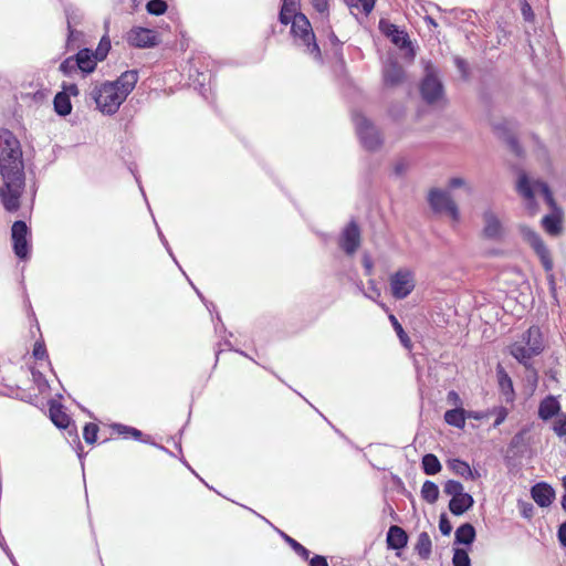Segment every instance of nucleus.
Wrapping results in <instances>:
<instances>
[{
    "mask_svg": "<svg viewBox=\"0 0 566 566\" xmlns=\"http://www.w3.org/2000/svg\"><path fill=\"white\" fill-rule=\"evenodd\" d=\"M32 355L38 360L48 358V352L43 342H35Z\"/></svg>",
    "mask_w": 566,
    "mask_h": 566,
    "instance_id": "obj_54",
    "label": "nucleus"
},
{
    "mask_svg": "<svg viewBox=\"0 0 566 566\" xmlns=\"http://www.w3.org/2000/svg\"><path fill=\"white\" fill-rule=\"evenodd\" d=\"M49 413L52 422L60 429H66L70 436L74 437V440L77 442V455L82 459V443L80 441L77 430L75 424H72V419L70 416L63 410V406L54 400L49 402Z\"/></svg>",
    "mask_w": 566,
    "mask_h": 566,
    "instance_id": "obj_9",
    "label": "nucleus"
},
{
    "mask_svg": "<svg viewBox=\"0 0 566 566\" xmlns=\"http://www.w3.org/2000/svg\"><path fill=\"white\" fill-rule=\"evenodd\" d=\"M382 285L384 284L377 283L376 281L369 279L367 289H364L360 285H357V287L364 293V295L366 297L376 302L385 311V313L388 314L389 307L387 306V304L384 301L379 300V297L381 296Z\"/></svg>",
    "mask_w": 566,
    "mask_h": 566,
    "instance_id": "obj_23",
    "label": "nucleus"
},
{
    "mask_svg": "<svg viewBox=\"0 0 566 566\" xmlns=\"http://www.w3.org/2000/svg\"><path fill=\"white\" fill-rule=\"evenodd\" d=\"M474 505V499L471 494L463 492L461 495H458L454 499H451L449 502L450 512L460 516L469 511Z\"/></svg>",
    "mask_w": 566,
    "mask_h": 566,
    "instance_id": "obj_21",
    "label": "nucleus"
},
{
    "mask_svg": "<svg viewBox=\"0 0 566 566\" xmlns=\"http://www.w3.org/2000/svg\"><path fill=\"white\" fill-rule=\"evenodd\" d=\"M542 193L544 196L545 201L553 208H556V201L554 199L553 192L546 182L541 184Z\"/></svg>",
    "mask_w": 566,
    "mask_h": 566,
    "instance_id": "obj_56",
    "label": "nucleus"
},
{
    "mask_svg": "<svg viewBox=\"0 0 566 566\" xmlns=\"http://www.w3.org/2000/svg\"><path fill=\"white\" fill-rule=\"evenodd\" d=\"M528 431V428L525 427L516 432L511 439L509 449L514 453V455H522L524 453L527 446L525 437Z\"/></svg>",
    "mask_w": 566,
    "mask_h": 566,
    "instance_id": "obj_29",
    "label": "nucleus"
},
{
    "mask_svg": "<svg viewBox=\"0 0 566 566\" xmlns=\"http://www.w3.org/2000/svg\"><path fill=\"white\" fill-rule=\"evenodd\" d=\"M30 230L25 221L17 220L11 227L12 249L15 256L20 260L30 258Z\"/></svg>",
    "mask_w": 566,
    "mask_h": 566,
    "instance_id": "obj_10",
    "label": "nucleus"
},
{
    "mask_svg": "<svg viewBox=\"0 0 566 566\" xmlns=\"http://www.w3.org/2000/svg\"><path fill=\"white\" fill-rule=\"evenodd\" d=\"M307 562L308 566H329L326 556L323 555L308 556Z\"/></svg>",
    "mask_w": 566,
    "mask_h": 566,
    "instance_id": "obj_63",
    "label": "nucleus"
},
{
    "mask_svg": "<svg viewBox=\"0 0 566 566\" xmlns=\"http://www.w3.org/2000/svg\"><path fill=\"white\" fill-rule=\"evenodd\" d=\"M416 286L415 274L409 269H399L391 274V296L397 300L406 298Z\"/></svg>",
    "mask_w": 566,
    "mask_h": 566,
    "instance_id": "obj_12",
    "label": "nucleus"
},
{
    "mask_svg": "<svg viewBox=\"0 0 566 566\" xmlns=\"http://www.w3.org/2000/svg\"><path fill=\"white\" fill-rule=\"evenodd\" d=\"M510 354L525 368L533 365L531 358L537 356L541 353H532V349L526 348L522 343H514L510 346Z\"/></svg>",
    "mask_w": 566,
    "mask_h": 566,
    "instance_id": "obj_24",
    "label": "nucleus"
},
{
    "mask_svg": "<svg viewBox=\"0 0 566 566\" xmlns=\"http://www.w3.org/2000/svg\"><path fill=\"white\" fill-rule=\"evenodd\" d=\"M415 551L422 559H428L432 551V542L427 532H421L415 545Z\"/></svg>",
    "mask_w": 566,
    "mask_h": 566,
    "instance_id": "obj_31",
    "label": "nucleus"
},
{
    "mask_svg": "<svg viewBox=\"0 0 566 566\" xmlns=\"http://www.w3.org/2000/svg\"><path fill=\"white\" fill-rule=\"evenodd\" d=\"M525 369H526V380L535 387L538 381L537 369L534 367V365H530Z\"/></svg>",
    "mask_w": 566,
    "mask_h": 566,
    "instance_id": "obj_58",
    "label": "nucleus"
},
{
    "mask_svg": "<svg viewBox=\"0 0 566 566\" xmlns=\"http://www.w3.org/2000/svg\"><path fill=\"white\" fill-rule=\"evenodd\" d=\"M521 342L526 348L532 349V353H542L545 348L544 339L541 328L537 325H532L522 334Z\"/></svg>",
    "mask_w": 566,
    "mask_h": 566,
    "instance_id": "obj_17",
    "label": "nucleus"
},
{
    "mask_svg": "<svg viewBox=\"0 0 566 566\" xmlns=\"http://www.w3.org/2000/svg\"><path fill=\"white\" fill-rule=\"evenodd\" d=\"M443 492L447 495H451L452 499H454L464 492V488H463V484L457 480H448L443 484Z\"/></svg>",
    "mask_w": 566,
    "mask_h": 566,
    "instance_id": "obj_42",
    "label": "nucleus"
},
{
    "mask_svg": "<svg viewBox=\"0 0 566 566\" xmlns=\"http://www.w3.org/2000/svg\"><path fill=\"white\" fill-rule=\"evenodd\" d=\"M111 50V40L107 35L102 36L99 40L97 49L94 51L98 61H103L106 59L108 52Z\"/></svg>",
    "mask_w": 566,
    "mask_h": 566,
    "instance_id": "obj_46",
    "label": "nucleus"
},
{
    "mask_svg": "<svg viewBox=\"0 0 566 566\" xmlns=\"http://www.w3.org/2000/svg\"><path fill=\"white\" fill-rule=\"evenodd\" d=\"M352 118L361 146L368 151L378 150L384 139L377 126L358 111L353 112Z\"/></svg>",
    "mask_w": 566,
    "mask_h": 566,
    "instance_id": "obj_5",
    "label": "nucleus"
},
{
    "mask_svg": "<svg viewBox=\"0 0 566 566\" xmlns=\"http://www.w3.org/2000/svg\"><path fill=\"white\" fill-rule=\"evenodd\" d=\"M167 8L165 0H149L146 3V10L151 15H161L167 11Z\"/></svg>",
    "mask_w": 566,
    "mask_h": 566,
    "instance_id": "obj_43",
    "label": "nucleus"
},
{
    "mask_svg": "<svg viewBox=\"0 0 566 566\" xmlns=\"http://www.w3.org/2000/svg\"><path fill=\"white\" fill-rule=\"evenodd\" d=\"M75 55L77 69L83 74H91L95 71L98 59L95 55L94 51L91 49L84 48L81 49Z\"/></svg>",
    "mask_w": 566,
    "mask_h": 566,
    "instance_id": "obj_18",
    "label": "nucleus"
},
{
    "mask_svg": "<svg viewBox=\"0 0 566 566\" xmlns=\"http://www.w3.org/2000/svg\"><path fill=\"white\" fill-rule=\"evenodd\" d=\"M405 70L398 62L391 60V85L400 83L405 78Z\"/></svg>",
    "mask_w": 566,
    "mask_h": 566,
    "instance_id": "obj_51",
    "label": "nucleus"
},
{
    "mask_svg": "<svg viewBox=\"0 0 566 566\" xmlns=\"http://www.w3.org/2000/svg\"><path fill=\"white\" fill-rule=\"evenodd\" d=\"M560 413V403L558 399L553 396L548 395L544 399L541 400L538 405V418L543 421H548L553 417H556Z\"/></svg>",
    "mask_w": 566,
    "mask_h": 566,
    "instance_id": "obj_19",
    "label": "nucleus"
},
{
    "mask_svg": "<svg viewBox=\"0 0 566 566\" xmlns=\"http://www.w3.org/2000/svg\"><path fill=\"white\" fill-rule=\"evenodd\" d=\"M361 245V230L355 219H350L340 230L337 247L348 259H352Z\"/></svg>",
    "mask_w": 566,
    "mask_h": 566,
    "instance_id": "obj_6",
    "label": "nucleus"
},
{
    "mask_svg": "<svg viewBox=\"0 0 566 566\" xmlns=\"http://www.w3.org/2000/svg\"><path fill=\"white\" fill-rule=\"evenodd\" d=\"M520 232L523 239L531 245L535 254L538 256L544 271L547 273V282L549 291L553 295L556 294V281L553 274L554 262L551 255L549 249L546 247L542 237L532 228L527 226H521Z\"/></svg>",
    "mask_w": 566,
    "mask_h": 566,
    "instance_id": "obj_4",
    "label": "nucleus"
},
{
    "mask_svg": "<svg viewBox=\"0 0 566 566\" xmlns=\"http://www.w3.org/2000/svg\"><path fill=\"white\" fill-rule=\"evenodd\" d=\"M156 228H157V233H158V237H159V240L160 242L163 243V245L165 247L166 251L168 252V254L170 255V258L174 260V262L176 263V265L179 268V270L186 275V273L184 272L182 268L180 266V264L178 263L165 234L163 233V231L160 230L159 226L156 224Z\"/></svg>",
    "mask_w": 566,
    "mask_h": 566,
    "instance_id": "obj_52",
    "label": "nucleus"
},
{
    "mask_svg": "<svg viewBox=\"0 0 566 566\" xmlns=\"http://www.w3.org/2000/svg\"><path fill=\"white\" fill-rule=\"evenodd\" d=\"M129 437L133 438L136 441H140L143 443H148V444L155 446L159 450L168 453L169 455H172V452L170 450H168L167 448H165L161 444H157V443L153 442L150 436H144V433L139 429H137V428H134V427L129 426V436H128V438Z\"/></svg>",
    "mask_w": 566,
    "mask_h": 566,
    "instance_id": "obj_38",
    "label": "nucleus"
},
{
    "mask_svg": "<svg viewBox=\"0 0 566 566\" xmlns=\"http://www.w3.org/2000/svg\"><path fill=\"white\" fill-rule=\"evenodd\" d=\"M532 499L541 507H547L555 499V490L546 482H538L531 489Z\"/></svg>",
    "mask_w": 566,
    "mask_h": 566,
    "instance_id": "obj_16",
    "label": "nucleus"
},
{
    "mask_svg": "<svg viewBox=\"0 0 566 566\" xmlns=\"http://www.w3.org/2000/svg\"><path fill=\"white\" fill-rule=\"evenodd\" d=\"M127 41L132 46L140 49L154 48L159 42L156 31L143 27L133 28L128 32Z\"/></svg>",
    "mask_w": 566,
    "mask_h": 566,
    "instance_id": "obj_13",
    "label": "nucleus"
},
{
    "mask_svg": "<svg viewBox=\"0 0 566 566\" xmlns=\"http://www.w3.org/2000/svg\"><path fill=\"white\" fill-rule=\"evenodd\" d=\"M82 35L83 33L77 31L74 27H67L66 49H74L75 43L81 40Z\"/></svg>",
    "mask_w": 566,
    "mask_h": 566,
    "instance_id": "obj_50",
    "label": "nucleus"
},
{
    "mask_svg": "<svg viewBox=\"0 0 566 566\" xmlns=\"http://www.w3.org/2000/svg\"><path fill=\"white\" fill-rule=\"evenodd\" d=\"M391 326L395 329L401 345L406 349L410 350L412 348V342H411L410 337L408 336V334L402 328V325L398 322V319L392 314H391Z\"/></svg>",
    "mask_w": 566,
    "mask_h": 566,
    "instance_id": "obj_39",
    "label": "nucleus"
},
{
    "mask_svg": "<svg viewBox=\"0 0 566 566\" xmlns=\"http://www.w3.org/2000/svg\"><path fill=\"white\" fill-rule=\"evenodd\" d=\"M139 78L137 70L123 72L114 81H104L91 87L87 99L103 115H115L128 95L134 91Z\"/></svg>",
    "mask_w": 566,
    "mask_h": 566,
    "instance_id": "obj_2",
    "label": "nucleus"
},
{
    "mask_svg": "<svg viewBox=\"0 0 566 566\" xmlns=\"http://www.w3.org/2000/svg\"><path fill=\"white\" fill-rule=\"evenodd\" d=\"M53 108L54 112L61 116L65 117L72 113V103L71 98L67 97L66 93H56L53 98Z\"/></svg>",
    "mask_w": 566,
    "mask_h": 566,
    "instance_id": "obj_26",
    "label": "nucleus"
},
{
    "mask_svg": "<svg viewBox=\"0 0 566 566\" xmlns=\"http://www.w3.org/2000/svg\"><path fill=\"white\" fill-rule=\"evenodd\" d=\"M7 396L15 398L21 401H25L29 403H33V401L38 398L36 395H33L27 390L17 388L15 390H11L10 394H7Z\"/></svg>",
    "mask_w": 566,
    "mask_h": 566,
    "instance_id": "obj_49",
    "label": "nucleus"
},
{
    "mask_svg": "<svg viewBox=\"0 0 566 566\" xmlns=\"http://www.w3.org/2000/svg\"><path fill=\"white\" fill-rule=\"evenodd\" d=\"M289 24H291L290 34L292 36L293 44L296 48L302 49V51L310 55L314 61L323 63L322 52L307 17L304 13L298 12L297 14L290 17Z\"/></svg>",
    "mask_w": 566,
    "mask_h": 566,
    "instance_id": "obj_3",
    "label": "nucleus"
},
{
    "mask_svg": "<svg viewBox=\"0 0 566 566\" xmlns=\"http://www.w3.org/2000/svg\"><path fill=\"white\" fill-rule=\"evenodd\" d=\"M467 410L463 408H454L447 410L444 413V421L452 427L463 429L465 426Z\"/></svg>",
    "mask_w": 566,
    "mask_h": 566,
    "instance_id": "obj_27",
    "label": "nucleus"
},
{
    "mask_svg": "<svg viewBox=\"0 0 566 566\" xmlns=\"http://www.w3.org/2000/svg\"><path fill=\"white\" fill-rule=\"evenodd\" d=\"M448 467L450 470H452L453 473H455L459 476L464 478L468 480L469 478H472V470L469 465V463L461 459H452L448 461Z\"/></svg>",
    "mask_w": 566,
    "mask_h": 566,
    "instance_id": "obj_35",
    "label": "nucleus"
},
{
    "mask_svg": "<svg viewBox=\"0 0 566 566\" xmlns=\"http://www.w3.org/2000/svg\"><path fill=\"white\" fill-rule=\"evenodd\" d=\"M297 0H282L279 12V21L281 24L287 25L290 17L297 14Z\"/></svg>",
    "mask_w": 566,
    "mask_h": 566,
    "instance_id": "obj_32",
    "label": "nucleus"
},
{
    "mask_svg": "<svg viewBox=\"0 0 566 566\" xmlns=\"http://www.w3.org/2000/svg\"><path fill=\"white\" fill-rule=\"evenodd\" d=\"M313 8L321 14L328 13V0H311Z\"/></svg>",
    "mask_w": 566,
    "mask_h": 566,
    "instance_id": "obj_60",
    "label": "nucleus"
},
{
    "mask_svg": "<svg viewBox=\"0 0 566 566\" xmlns=\"http://www.w3.org/2000/svg\"><path fill=\"white\" fill-rule=\"evenodd\" d=\"M64 12L66 15L67 27H76L80 25L83 21L84 13L81 9L76 8L73 4H67L64 8Z\"/></svg>",
    "mask_w": 566,
    "mask_h": 566,
    "instance_id": "obj_37",
    "label": "nucleus"
},
{
    "mask_svg": "<svg viewBox=\"0 0 566 566\" xmlns=\"http://www.w3.org/2000/svg\"><path fill=\"white\" fill-rule=\"evenodd\" d=\"M361 263L364 266V272L366 276H370L373 272V261L370 255L367 252H364L361 256Z\"/></svg>",
    "mask_w": 566,
    "mask_h": 566,
    "instance_id": "obj_62",
    "label": "nucleus"
},
{
    "mask_svg": "<svg viewBox=\"0 0 566 566\" xmlns=\"http://www.w3.org/2000/svg\"><path fill=\"white\" fill-rule=\"evenodd\" d=\"M407 532L398 526L391 525V549L399 551L403 548L408 543Z\"/></svg>",
    "mask_w": 566,
    "mask_h": 566,
    "instance_id": "obj_34",
    "label": "nucleus"
},
{
    "mask_svg": "<svg viewBox=\"0 0 566 566\" xmlns=\"http://www.w3.org/2000/svg\"><path fill=\"white\" fill-rule=\"evenodd\" d=\"M376 0H349L347 1V4L349 8H359V4L361 7V12L366 15L369 14L374 7H375Z\"/></svg>",
    "mask_w": 566,
    "mask_h": 566,
    "instance_id": "obj_48",
    "label": "nucleus"
},
{
    "mask_svg": "<svg viewBox=\"0 0 566 566\" xmlns=\"http://www.w3.org/2000/svg\"><path fill=\"white\" fill-rule=\"evenodd\" d=\"M497 129L501 132L500 137L507 145L510 150L516 156L522 157L524 155V149L521 146L517 137L511 133L506 127L499 126Z\"/></svg>",
    "mask_w": 566,
    "mask_h": 566,
    "instance_id": "obj_25",
    "label": "nucleus"
},
{
    "mask_svg": "<svg viewBox=\"0 0 566 566\" xmlns=\"http://www.w3.org/2000/svg\"><path fill=\"white\" fill-rule=\"evenodd\" d=\"M111 429L114 433L124 438H128L129 436V426L127 424L114 422L111 424Z\"/></svg>",
    "mask_w": 566,
    "mask_h": 566,
    "instance_id": "obj_57",
    "label": "nucleus"
},
{
    "mask_svg": "<svg viewBox=\"0 0 566 566\" xmlns=\"http://www.w3.org/2000/svg\"><path fill=\"white\" fill-rule=\"evenodd\" d=\"M496 377L499 388L501 392L505 396L506 402H512L515 397L513 381L510 375L506 373L505 368L501 364H497L496 366Z\"/></svg>",
    "mask_w": 566,
    "mask_h": 566,
    "instance_id": "obj_20",
    "label": "nucleus"
},
{
    "mask_svg": "<svg viewBox=\"0 0 566 566\" xmlns=\"http://www.w3.org/2000/svg\"><path fill=\"white\" fill-rule=\"evenodd\" d=\"M419 92L423 102L428 105H434L444 98V86L438 77L436 71L428 65L422 77Z\"/></svg>",
    "mask_w": 566,
    "mask_h": 566,
    "instance_id": "obj_7",
    "label": "nucleus"
},
{
    "mask_svg": "<svg viewBox=\"0 0 566 566\" xmlns=\"http://www.w3.org/2000/svg\"><path fill=\"white\" fill-rule=\"evenodd\" d=\"M391 44L399 51L401 59L407 63H413L417 55V45L411 41L408 32L391 23Z\"/></svg>",
    "mask_w": 566,
    "mask_h": 566,
    "instance_id": "obj_11",
    "label": "nucleus"
},
{
    "mask_svg": "<svg viewBox=\"0 0 566 566\" xmlns=\"http://www.w3.org/2000/svg\"><path fill=\"white\" fill-rule=\"evenodd\" d=\"M521 12L525 21L531 22L534 20V12L527 1L522 2Z\"/></svg>",
    "mask_w": 566,
    "mask_h": 566,
    "instance_id": "obj_61",
    "label": "nucleus"
},
{
    "mask_svg": "<svg viewBox=\"0 0 566 566\" xmlns=\"http://www.w3.org/2000/svg\"><path fill=\"white\" fill-rule=\"evenodd\" d=\"M439 530L443 536H448L452 532V524L446 513H442L439 517Z\"/></svg>",
    "mask_w": 566,
    "mask_h": 566,
    "instance_id": "obj_53",
    "label": "nucleus"
},
{
    "mask_svg": "<svg viewBox=\"0 0 566 566\" xmlns=\"http://www.w3.org/2000/svg\"><path fill=\"white\" fill-rule=\"evenodd\" d=\"M0 174L3 180L1 202L7 211L14 212L20 208L25 176L20 142L7 128L0 129Z\"/></svg>",
    "mask_w": 566,
    "mask_h": 566,
    "instance_id": "obj_1",
    "label": "nucleus"
},
{
    "mask_svg": "<svg viewBox=\"0 0 566 566\" xmlns=\"http://www.w3.org/2000/svg\"><path fill=\"white\" fill-rule=\"evenodd\" d=\"M453 566H471V558L468 552L463 548H454L452 557Z\"/></svg>",
    "mask_w": 566,
    "mask_h": 566,
    "instance_id": "obj_44",
    "label": "nucleus"
},
{
    "mask_svg": "<svg viewBox=\"0 0 566 566\" xmlns=\"http://www.w3.org/2000/svg\"><path fill=\"white\" fill-rule=\"evenodd\" d=\"M60 93H66L67 97L77 96L80 94V90L75 83H63L62 91Z\"/></svg>",
    "mask_w": 566,
    "mask_h": 566,
    "instance_id": "obj_59",
    "label": "nucleus"
},
{
    "mask_svg": "<svg viewBox=\"0 0 566 566\" xmlns=\"http://www.w3.org/2000/svg\"><path fill=\"white\" fill-rule=\"evenodd\" d=\"M557 538H558V542L559 544L566 548V521H564L559 527H558V531H557Z\"/></svg>",
    "mask_w": 566,
    "mask_h": 566,
    "instance_id": "obj_64",
    "label": "nucleus"
},
{
    "mask_svg": "<svg viewBox=\"0 0 566 566\" xmlns=\"http://www.w3.org/2000/svg\"><path fill=\"white\" fill-rule=\"evenodd\" d=\"M542 226L551 235H559L563 231L562 218L558 214H546L542 219Z\"/></svg>",
    "mask_w": 566,
    "mask_h": 566,
    "instance_id": "obj_30",
    "label": "nucleus"
},
{
    "mask_svg": "<svg viewBox=\"0 0 566 566\" xmlns=\"http://www.w3.org/2000/svg\"><path fill=\"white\" fill-rule=\"evenodd\" d=\"M277 532L281 535V537L285 541V543H287L290 547L295 552V554H297L304 560L308 559L311 552L305 546H303L301 543H298L296 539L289 536L284 532L280 530H277Z\"/></svg>",
    "mask_w": 566,
    "mask_h": 566,
    "instance_id": "obj_36",
    "label": "nucleus"
},
{
    "mask_svg": "<svg viewBox=\"0 0 566 566\" xmlns=\"http://www.w3.org/2000/svg\"><path fill=\"white\" fill-rule=\"evenodd\" d=\"M421 469L427 475H434L442 470V465L436 454L426 453L421 459Z\"/></svg>",
    "mask_w": 566,
    "mask_h": 566,
    "instance_id": "obj_28",
    "label": "nucleus"
},
{
    "mask_svg": "<svg viewBox=\"0 0 566 566\" xmlns=\"http://www.w3.org/2000/svg\"><path fill=\"white\" fill-rule=\"evenodd\" d=\"M518 509L525 518H531L534 515V506L530 502L518 501Z\"/></svg>",
    "mask_w": 566,
    "mask_h": 566,
    "instance_id": "obj_55",
    "label": "nucleus"
},
{
    "mask_svg": "<svg viewBox=\"0 0 566 566\" xmlns=\"http://www.w3.org/2000/svg\"><path fill=\"white\" fill-rule=\"evenodd\" d=\"M75 62H77L75 55L64 59L59 66L60 72L64 76H72L80 71V69H77V63L75 64Z\"/></svg>",
    "mask_w": 566,
    "mask_h": 566,
    "instance_id": "obj_41",
    "label": "nucleus"
},
{
    "mask_svg": "<svg viewBox=\"0 0 566 566\" xmlns=\"http://www.w3.org/2000/svg\"><path fill=\"white\" fill-rule=\"evenodd\" d=\"M553 431L559 438L566 437V413L560 412L556 416V420L553 423Z\"/></svg>",
    "mask_w": 566,
    "mask_h": 566,
    "instance_id": "obj_47",
    "label": "nucleus"
},
{
    "mask_svg": "<svg viewBox=\"0 0 566 566\" xmlns=\"http://www.w3.org/2000/svg\"><path fill=\"white\" fill-rule=\"evenodd\" d=\"M517 190L524 198L530 200V203H534L536 206L534 191H533L531 184L525 175H523L520 178L518 184H517Z\"/></svg>",
    "mask_w": 566,
    "mask_h": 566,
    "instance_id": "obj_40",
    "label": "nucleus"
},
{
    "mask_svg": "<svg viewBox=\"0 0 566 566\" xmlns=\"http://www.w3.org/2000/svg\"><path fill=\"white\" fill-rule=\"evenodd\" d=\"M189 78L191 81V84L196 90L199 91L200 95L207 99V94L210 91L211 78L212 73L208 70L206 71H199L195 60L191 62L190 71H189Z\"/></svg>",
    "mask_w": 566,
    "mask_h": 566,
    "instance_id": "obj_15",
    "label": "nucleus"
},
{
    "mask_svg": "<svg viewBox=\"0 0 566 566\" xmlns=\"http://www.w3.org/2000/svg\"><path fill=\"white\" fill-rule=\"evenodd\" d=\"M420 494L423 501L429 504H433L439 499V486L434 482L426 480L422 484Z\"/></svg>",
    "mask_w": 566,
    "mask_h": 566,
    "instance_id": "obj_33",
    "label": "nucleus"
},
{
    "mask_svg": "<svg viewBox=\"0 0 566 566\" xmlns=\"http://www.w3.org/2000/svg\"><path fill=\"white\" fill-rule=\"evenodd\" d=\"M484 227L482 234L488 240L499 241L503 237V226L497 216L492 210L483 212Z\"/></svg>",
    "mask_w": 566,
    "mask_h": 566,
    "instance_id": "obj_14",
    "label": "nucleus"
},
{
    "mask_svg": "<svg viewBox=\"0 0 566 566\" xmlns=\"http://www.w3.org/2000/svg\"><path fill=\"white\" fill-rule=\"evenodd\" d=\"M428 203L434 213H447L454 222H459L460 211L458 205L448 191L432 188L428 193Z\"/></svg>",
    "mask_w": 566,
    "mask_h": 566,
    "instance_id": "obj_8",
    "label": "nucleus"
},
{
    "mask_svg": "<svg viewBox=\"0 0 566 566\" xmlns=\"http://www.w3.org/2000/svg\"><path fill=\"white\" fill-rule=\"evenodd\" d=\"M476 537V532L471 523L461 524L454 533V544L470 546Z\"/></svg>",
    "mask_w": 566,
    "mask_h": 566,
    "instance_id": "obj_22",
    "label": "nucleus"
},
{
    "mask_svg": "<svg viewBox=\"0 0 566 566\" xmlns=\"http://www.w3.org/2000/svg\"><path fill=\"white\" fill-rule=\"evenodd\" d=\"M98 426L94 422H87L83 428V438L86 443L93 444L97 440Z\"/></svg>",
    "mask_w": 566,
    "mask_h": 566,
    "instance_id": "obj_45",
    "label": "nucleus"
}]
</instances>
